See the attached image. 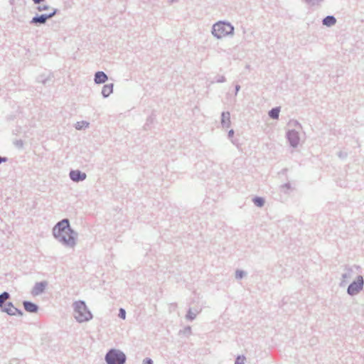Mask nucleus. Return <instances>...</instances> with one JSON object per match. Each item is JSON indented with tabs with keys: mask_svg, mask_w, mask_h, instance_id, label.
<instances>
[{
	"mask_svg": "<svg viewBox=\"0 0 364 364\" xmlns=\"http://www.w3.org/2000/svg\"><path fill=\"white\" fill-rule=\"evenodd\" d=\"M213 34L218 38H224L233 32V27L228 23L219 22L213 28Z\"/></svg>",
	"mask_w": 364,
	"mask_h": 364,
	"instance_id": "obj_3",
	"label": "nucleus"
},
{
	"mask_svg": "<svg viewBox=\"0 0 364 364\" xmlns=\"http://www.w3.org/2000/svg\"><path fill=\"white\" fill-rule=\"evenodd\" d=\"M53 16V12L51 11L50 14H44L38 17H34L32 20V22L33 23H43L46 22V21Z\"/></svg>",
	"mask_w": 364,
	"mask_h": 364,
	"instance_id": "obj_8",
	"label": "nucleus"
},
{
	"mask_svg": "<svg viewBox=\"0 0 364 364\" xmlns=\"http://www.w3.org/2000/svg\"><path fill=\"white\" fill-rule=\"evenodd\" d=\"M25 309L29 312H36L38 309L37 306L31 302L25 301L23 303Z\"/></svg>",
	"mask_w": 364,
	"mask_h": 364,
	"instance_id": "obj_11",
	"label": "nucleus"
},
{
	"mask_svg": "<svg viewBox=\"0 0 364 364\" xmlns=\"http://www.w3.org/2000/svg\"><path fill=\"white\" fill-rule=\"evenodd\" d=\"M279 108H274L269 112V114L272 119H277L279 117Z\"/></svg>",
	"mask_w": 364,
	"mask_h": 364,
	"instance_id": "obj_15",
	"label": "nucleus"
},
{
	"mask_svg": "<svg viewBox=\"0 0 364 364\" xmlns=\"http://www.w3.org/2000/svg\"><path fill=\"white\" fill-rule=\"evenodd\" d=\"M236 276H237V277L241 278L242 277V272H240V273L237 272Z\"/></svg>",
	"mask_w": 364,
	"mask_h": 364,
	"instance_id": "obj_21",
	"label": "nucleus"
},
{
	"mask_svg": "<svg viewBox=\"0 0 364 364\" xmlns=\"http://www.w3.org/2000/svg\"><path fill=\"white\" fill-rule=\"evenodd\" d=\"M239 360H240V358H238L237 360L236 364H239Z\"/></svg>",
	"mask_w": 364,
	"mask_h": 364,
	"instance_id": "obj_25",
	"label": "nucleus"
},
{
	"mask_svg": "<svg viewBox=\"0 0 364 364\" xmlns=\"http://www.w3.org/2000/svg\"><path fill=\"white\" fill-rule=\"evenodd\" d=\"M38 9L39 11H45V14H50L51 11L53 12V15L55 14V9L51 7L50 5L46 4H42L39 5Z\"/></svg>",
	"mask_w": 364,
	"mask_h": 364,
	"instance_id": "obj_9",
	"label": "nucleus"
},
{
	"mask_svg": "<svg viewBox=\"0 0 364 364\" xmlns=\"http://www.w3.org/2000/svg\"><path fill=\"white\" fill-rule=\"evenodd\" d=\"M46 287V284L44 283H38L36 284V286L33 288V292L35 294H38L43 291L44 289Z\"/></svg>",
	"mask_w": 364,
	"mask_h": 364,
	"instance_id": "obj_12",
	"label": "nucleus"
},
{
	"mask_svg": "<svg viewBox=\"0 0 364 364\" xmlns=\"http://www.w3.org/2000/svg\"><path fill=\"white\" fill-rule=\"evenodd\" d=\"M363 286V280L362 277H358L357 280L353 282L348 288V292L350 295H354L358 293L362 289Z\"/></svg>",
	"mask_w": 364,
	"mask_h": 364,
	"instance_id": "obj_5",
	"label": "nucleus"
},
{
	"mask_svg": "<svg viewBox=\"0 0 364 364\" xmlns=\"http://www.w3.org/2000/svg\"><path fill=\"white\" fill-rule=\"evenodd\" d=\"M53 235L55 238L68 245L73 246L75 244L73 232L70 228L68 220H63L54 227Z\"/></svg>",
	"mask_w": 364,
	"mask_h": 364,
	"instance_id": "obj_1",
	"label": "nucleus"
},
{
	"mask_svg": "<svg viewBox=\"0 0 364 364\" xmlns=\"http://www.w3.org/2000/svg\"><path fill=\"white\" fill-rule=\"evenodd\" d=\"M8 298H9V294L6 292H4L0 295V306L1 307H3L4 303Z\"/></svg>",
	"mask_w": 364,
	"mask_h": 364,
	"instance_id": "obj_17",
	"label": "nucleus"
},
{
	"mask_svg": "<svg viewBox=\"0 0 364 364\" xmlns=\"http://www.w3.org/2000/svg\"><path fill=\"white\" fill-rule=\"evenodd\" d=\"M112 85H105L102 90V93L105 97L109 96L112 92Z\"/></svg>",
	"mask_w": 364,
	"mask_h": 364,
	"instance_id": "obj_14",
	"label": "nucleus"
},
{
	"mask_svg": "<svg viewBox=\"0 0 364 364\" xmlns=\"http://www.w3.org/2000/svg\"><path fill=\"white\" fill-rule=\"evenodd\" d=\"M143 364H152V360L151 359H145L143 362Z\"/></svg>",
	"mask_w": 364,
	"mask_h": 364,
	"instance_id": "obj_20",
	"label": "nucleus"
},
{
	"mask_svg": "<svg viewBox=\"0 0 364 364\" xmlns=\"http://www.w3.org/2000/svg\"><path fill=\"white\" fill-rule=\"evenodd\" d=\"M3 311L9 315H16L18 311L11 303H6L3 306Z\"/></svg>",
	"mask_w": 364,
	"mask_h": 364,
	"instance_id": "obj_7",
	"label": "nucleus"
},
{
	"mask_svg": "<svg viewBox=\"0 0 364 364\" xmlns=\"http://www.w3.org/2000/svg\"><path fill=\"white\" fill-rule=\"evenodd\" d=\"M125 355L117 350H111L106 355V360L108 364H124L125 362Z\"/></svg>",
	"mask_w": 364,
	"mask_h": 364,
	"instance_id": "obj_4",
	"label": "nucleus"
},
{
	"mask_svg": "<svg viewBox=\"0 0 364 364\" xmlns=\"http://www.w3.org/2000/svg\"><path fill=\"white\" fill-rule=\"evenodd\" d=\"M107 79V75L103 72H97L95 76V81L96 83H103Z\"/></svg>",
	"mask_w": 364,
	"mask_h": 364,
	"instance_id": "obj_10",
	"label": "nucleus"
},
{
	"mask_svg": "<svg viewBox=\"0 0 364 364\" xmlns=\"http://www.w3.org/2000/svg\"><path fill=\"white\" fill-rule=\"evenodd\" d=\"M75 317L80 322L88 321L92 318L91 313L88 311L83 301L75 302Z\"/></svg>",
	"mask_w": 364,
	"mask_h": 364,
	"instance_id": "obj_2",
	"label": "nucleus"
},
{
	"mask_svg": "<svg viewBox=\"0 0 364 364\" xmlns=\"http://www.w3.org/2000/svg\"><path fill=\"white\" fill-rule=\"evenodd\" d=\"M76 128L77 129H81L82 127H80V123H77V125H76Z\"/></svg>",
	"mask_w": 364,
	"mask_h": 364,
	"instance_id": "obj_22",
	"label": "nucleus"
},
{
	"mask_svg": "<svg viewBox=\"0 0 364 364\" xmlns=\"http://www.w3.org/2000/svg\"><path fill=\"white\" fill-rule=\"evenodd\" d=\"M254 203L257 206L262 207L264 205V200L262 198H255Z\"/></svg>",
	"mask_w": 364,
	"mask_h": 364,
	"instance_id": "obj_18",
	"label": "nucleus"
},
{
	"mask_svg": "<svg viewBox=\"0 0 364 364\" xmlns=\"http://www.w3.org/2000/svg\"><path fill=\"white\" fill-rule=\"evenodd\" d=\"M119 316L121 318H122V319L125 318V317H126V312H125L124 309H119Z\"/></svg>",
	"mask_w": 364,
	"mask_h": 364,
	"instance_id": "obj_19",
	"label": "nucleus"
},
{
	"mask_svg": "<svg viewBox=\"0 0 364 364\" xmlns=\"http://www.w3.org/2000/svg\"><path fill=\"white\" fill-rule=\"evenodd\" d=\"M229 134H233V131L232 130L230 131Z\"/></svg>",
	"mask_w": 364,
	"mask_h": 364,
	"instance_id": "obj_24",
	"label": "nucleus"
},
{
	"mask_svg": "<svg viewBox=\"0 0 364 364\" xmlns=\"http://www.w3.org/2000/svg\"><path fill=\"white\" fill-rule=\"evenodd\" d=\"M5 161V159H2V158H1V157H0V164H1L2 161Z\"/></svg>",
	"mask_w": 364,
	"mask_h": 364,
	"instance_id": "obj_23",
	"label": "nucleus"
},
{
	"mask_svg": "<svg viewBox=\"0 0 364 364\" xmlns=\"http://www.w3.org/2000/svg\"><path fill=\"white\" fill-rule=\"evenodd\" d=\"M70 176L71 179L74 181H82L86 178V174L84 173H81L80 171H72L70 173Z\"/></svg>",
	"mask_w": 364,
	"mask_h": 364,
	"instance_id": "obj_6",
	"label": "nucleus"
},
{
	"mask_svg": "<svg viewBox=\"0 0 364 364\" xmlns=\"http://www.w3.org/2000/svg\"><path fill=\"white\" fill-rule=\"evenodd\" d=\"M289 139L293 146H296L298 143V138L294 134H290Z\"/></svg>",
	"mask_w": 364,
	"mask_h": 364,
	"instance_id": "obj_16",
	"label": "nucleus"
},
{
	"mask_svg": "<svg viewBox=\"0 0 364 364\" xmlns=\"http://www.w3.org/2000/svg\"><path fill=\"white\" fill-rule=\"evenodd\" d=\"M336 18L331 16H328L326 17L323 21V23L327 26H331L334 25L336 23Z\"/></svg>",
	"mask_w": 364,
	"mask_h": 364,
	"instance_id": "obj_13",
	"label": "nucleus"
}]
</instances>
